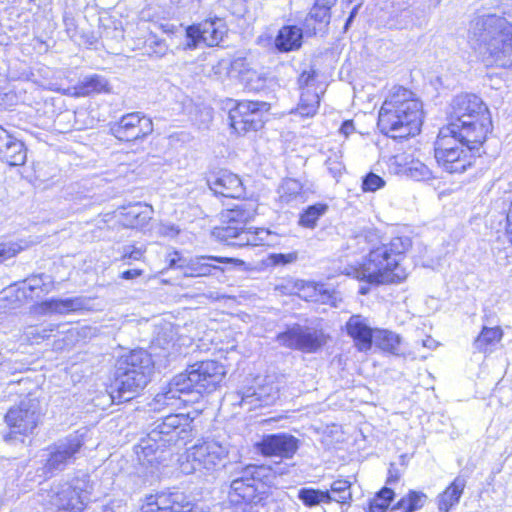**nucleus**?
Segmentation results:
<instances>
[{"label": "nucleus", "instance_id": "1", "mask_svg": "<svg viewBox=\"0 0 512 512\" xmlns=\"http://www.w3.org/2000/svg\"><path fill=\"white\" fill-rule=\"evenodd\" d=\"M506 17L488 14L475 18L469 28L468 41L482 55L487 65L505 67L512 59V11Z\"/></svg>", "mask_w": 512, "mask_h": 512}, {"label": "nucleus", "instance_id": "2", "mask_svg": "<svg viewBox=\"0 0 512 512\" xmlns=\"http://www.w3.org/2000/svg\"><path fill=\"white\" fill-rule=\"evenodd\" d=\"M423 114L422 102L412 91L395 87L382 103L377 125L391 138H407L420 132Z\"/></svg>", "mask_w": 512, "mask_h": 512}, {"label": "nucleus", "instance_id": "3", "mask_svg": "<svg viewBox=\"0 0 512 512\" xmlns=\"http://www.w3.org/2000/svg\"><path fill=\"white\" fill-rule=\"evenodd\" d=\"M445 128L467 143L482 145L487 134L492 130L488 107L475 94L457 95L452 100L450 123Z\"/></svg>", "mask_w": 512, "mask_h": 512}, {"label": "nucleus", "instance_id": "4", "mask_svg": "<svg viewBox=\"0 0 512 512\" xmlns=\"http://www.w3.org/2000/svg\"><path fill=\"white\" fill-rule=\"evenodd\" d=\"M154 370L151 355L143 349H135L121 356L115 366L114 386L124 400L143 390Z\"/></svg>", "mask_w": 512, "mask_h": 512}, {"label": "nucleus", "instance_id": "5", "mask_svg": "<svg viewBox=\"0 0 512 512\" xmlns=\"http://www.w3.org/2000/svg\"><path fill=\"white\" fill-rule=\"evenodd\" d=\"M92 487L89 476L82 473L70 481L41 488L38 495L47 512H83Z\"/></svg>", "mask_w": 512, "mask_h": 512}, {"label": "nucleus", "instance_id": "6", "mask_svg": "<svg viewBox=\"0 0 512 512\" xmlns=\"http://www.w3.org/2000/svg\"><path fill=\"white\" fill-rule=\"evenodd\" d=\"M480 146L467 143L457 134L442 128L435 142V159L448 173H463L473 164Z\"/></svg>", "mask_w": 512, "mask_h": 512}, {"label": "nucleus", "instance_id": "7", "mask_svg": "<svg viewBox=\"0 0 512 512\" xmlns=\"http://www.w3.org/2000/svg\"><path fill=\"white\" fill-rule=\"evenodd\" d=\"M225 374V367L221 363L205 360L189 365L180 373L178 380L183 381L191 393H211L218 388Z\"/></svg>", "mask_w": 512, "mask_h": 512}, {"label": "nucleus", "instance_id": "8", "mask_svg": "<svg viewBox=\"0 0 512 512\" xmlns=\"http://www.w3.org/2000/svg\"><path fill=\"white\" fill-rule=\"evenodd\" d=\"M228 448L215 440H208L193 446L187 454L186 462L181 464L182 472H212L225 465Z\"/></svg>", "mask_w": 512, "mask_h": 512}, {"label": "nucleus", "instance_id": "9", "mask_svg": "<svg viewBox=\"0 0 512 512\" xmlns=\"http://www.w3.org/2000/svg\"><path fill=\"white\" fill-rule=\"evenodd\" d=\"M276 341L280 346L288 349L315 353L326 344V336L322 329L295 323L278 333Z\"/></svg>", "mask_w": 512, "mask_h": 512}, {"label": "nucleus", "instance_id": "10", "mask_svg": "<svg viewBox=\"0 0 512 512\" xmlns=\"http://www.w3.org/2000/svg\"><path fill=\"white\" fill-rule=\"evenodd\" d=\"M269 109L270 104L264 101H240L229 112L231 127L239 134L256 132L263 127Z\"/></svg>", "mask_w": 512, "mask_h": 512}, {"label": "nucleus", "instance_id": "11", "mask_svg": "<svg viewBox=\"0 0 512 512\" xmlns=\"http://www.w3.org/2000/svg\"><path fill=\"white\" fill-rule=\"evenodd\" d=\"M300 90V99L296 108L291 110V114L302 118H311L317 114L320 107V100L325 93V86L318 80L315 70H305L298 78Z\"/></svg>", "mask_w": 512, "mask_h": 512}, {"label": "nucleus", "instance_id": "12", "mask_svg": "<svg viewBox=\"0 0 512 512\" xmlns=\"http://www.w3.org/2000/svg\"><path fill=\"white\" fill-rule=\"evenodd\" d=\"M41 416L40 403L37 398L30 396L22 399L18 405L9 409L5 415V421L12 429L5 436V440L12 439V434L26 435L32 433L37 427Z\"/></svg>", "mask_w": 512, "mask_h": 512}, {"label": "nucleus", "instance_id": "13", "mask_svg": "<svg viewBox=\"0 0 512 512\" xmlns=\"http://www.w3.org/2000/svg\"><path fill=\"white\" fill-rule=\"evenodd\" d=\"M193 418L189 413L170 414L160 422L148 434L150 440L175 444L178 440L187 441L191 438Z\"/></svg>", "mask_w": 512, "mask_h": 512}, {"label": "nucleus", "instance_id": "14", "mask_svg": "<svg viewBox=\"0 0 512 512\" xmlns=\"http://www.w3.org/2000/svg\"><path fill=\"white\" fill-rule=\"evenodd\" d=\"M265 468L263 466L249 465L245 467L240 476L232 480L229 498L234 503H256L261 498L258 488Z\"/></svg>", "mask_w": 512, "mask_h": 512}, {"label": "nucleus", "instance_id": "15", "mask_svg": "<svg viewBox=\"0 0 512 512\" xmlns=\"http://www.w3.org/2000/svg\"><path fill=\"white\" fill-rule=\"evenodd\" d=\"M84 444V434L76 431L66 438L59 440L49 448V455L45 464L48 472L62 471L73 463L76 454Z\"/></svg>", "mask_w": 512, "mask_h": 512}, {"label": "nucleus", "instance_id": "16", "mask_svg": "<svg viewBox=\"0 0 512 512\" xmlns=\"http://www.w3.org/2000/svg\"><path fill=\"white\" fill-rule=\"evenodd\" d=\"M111 134L120 141H137L153 132L152 120L140 112L123 115L119 121L110 124Z\"/></svg>", "mask_w": 512, "mask_h": 512}, {"label": "nucleus", "instance_id": "17", "mask_svg": "<svg viewBox=\"0 0 512 512\" xmlns=\"http://www.w3.org/2000/svg\"><path fill=\"white\" fill-rule=\"evenodd\" d=\"M406 274L399 267L396 258H367L363 263L362 278L370 283L385 284L399 282Z\"/></svg>", "mask_w": 512, "mask_h": 512}, {"label": "nucleus", "instance_id": "18", "mask_svg": "<svg viewBox=\"0 0 512 512\" xmlns=\"http://www.w3.org/2000/svg\"><path fill=\"white\" fill-rule=\"evenodd\" d=\"M179 378L180 374L174 376L169 383L161 387L160 391L149 403L151 409L155 411L164 408L178 409L189 401L184 399L183 396L191 392L183 381L178 380Z\"/></svg>", "mask_w": 512, "mask_h": 512}, {"label": "nucleus", "instance_id": "19", "mask_svg": "<svg viewBox=\"0 0 512 512\" xmlns=\"http://www.w3.org/2000/svg\"><path fill=\"white\" fill-rule=\"evenodd\" d=\"M179 378L180 374L174 376L169 383L161 387L160 391L149 403L151 409L155 411L164 408L178 409L189 401L184 399L183 396L191 392L183 381L178 380Z\"/></svg>", "mask_w": 512, "mask_h": 512}, {"label": "nucleus", "instance_id": "20", "mask_svg": "<svg viewBox=\"0 0 512 512\" xmlns=\"http://www.w3.org/2000/svg\"><path fill=\"white\" fill-rule=\"evenodd\" d=\"M299 443V439L291 434L275 433L263 436L257 447L265 456L291 459L299 449Z\"/></svg>", "mask_w": 512, "mask_h": 512}, {"label": "nucleus", "instance_id": "21", "mask_svg": "<svg viewBox=\"0 0 512 512\" xmlns=\"http://www.w3.org/2000/svg\"><path fill=\"white\" fill-rule=\"evenodd\" d=\"M221 20H206L199 25H192L186 29L188 42L186 48L195 49L203 42L207 46H216L222 40L224 31L221 29Z\"/></svg>", "mask_w": 512, "mask_h": 512}, {"label": "nucleus", "instance_id": "22", "mask_svg": "<svg viewBox=\"0 0 512 512\" xmlns=\"http://www.w3.org/2000/svg\"><path fill=\"white\" fill-rule=\"evenodd\" d=\"M209 188L216 195L229 198H239L244 193L241 179L238 175L222 170L210 176L207 180Z\"/></svg>", "mask_w": 512, "mask_h": 512}, {"label": "nucleus", "instance_id": "23", "mask_svg": "<svg viewBox=\"0 0 512 512\" xmlns=\"http://www.w3.org/2000/svg\"><path fill=\"white\" fill-rule=\"evenodd\" d=\"M0 159L10 166H22L27 159L24 143L2 127H0Z\"/></svg>", "mask_w": 512, "mask_h": 512}, {"label": "nucleus", "instance_id": "24", "mask_svg": "<svg viewBox=\"0 0 512 512\" xmlns=\"http://www.w3.org/2000/svg\"><path fill=\"white\" fill-rule=\"evenodd\" d=\"M280 397L278 384L266 382L257 388H248L242 393L241 403L249 404L253 407L270 406L276 403Z\"/></svg>", "mask_w": 512, "mask_h": 512}, {"label": "nucleus", "instance_id": "25", "mask_svg": "<svg viewBox=\"0 0 512 512\" xmlns=\"http://www.w3.org/2000/svg\"><path fill=\"white\" fill-rule=\"evenodd\" d=\"M345 327L347 334L353 338L360 351H367L371 348L373 332L366 318L361 315H353L346 322Z\"/></svg>", "mask_w": 512, "mask_h": 512}, {"label": "nucleus", "instance_id": "26", "mask_svg": "<svg viewBox=\"0 0 512 512\" xmlns=\"http://www.w3.org/2000/svg\"><path fill=\"white\" fill-rule=\"evenodd\" d=\"M87 301L83 297L50 298L38 305V311L42 314L65 315L86 308Z\"/></svg>", "mask_w": 512, "mask_h": 512}, {"label": "nucleus", "instance_id": "27", "mask_svg": "<svg viewBox=\"0 0 512 512\" xmlns=\"http://www.w3.org/2000/svg\"><path fill=\"white\" fill-rule=\"evenodd\" d=\"M109 91L107 79L101 75L93 74L81 79L77 85L63 90V94L71 97H85L92 93Z\"/></svg>", "mask_w": 512, "mask_h": 512}, {"label": "nucleus", "instance_id": "28", "mask_svg": "<svg viewBox=\"0 0 512 512\" xmlns=\"http://www.w3.org/2000/svg\"><path fill=\"white\" fill-rule=\"evenodd\" d=\"M254 214L255 209L251 203L239 201L220 213L221 226L245 227Z\"/></svg>", "mask_w": 512, "mask_h": 512}, {"label": "nucleus", "instance_id": "29", "mask_svg": "<svg viewBox=\"0 0 512 512\" xmlns=\"http://www.w3.org/2000/svg\"><path fill=\"white\" fill-rule=\"evenodd\" d=\"M151 206L142 203L131 204L123 208L120 223L129 228H143L152 218Z\"/></svg>", "mask_w": 512, "mask_h": 512}, {"label": "nucleus", "instance_id": "30", "mask_svg": "<svg viewBox=\"0 0 512 512\" xmlns=\"http://www.w3.org/2000/svg\"><path fill=\"white\" fill-rule=\"evenodd\" d=\"M213 235L228 245L246 247L253 231L238 226H219L214 228Z\"/></svg>", "mask_w": 512, "mask_h": 512}, {"label": "nucleus", "instance_id": "31", "mask_svg": "<svg viewBox=\"0 0 512 512\" xmlns=\"http://www.w3.org/2000/svg\"><path fill=\"white\" fill-rule=\"evenodd\" d=\"M302 29L294 26H283L275 38V47L280 52H290L298 50L302 45Z\"/></svg>", "mask_w": 512, "mask_h": 512}, {"label": "nucleus", "instance_id": "32", "mask_svg": "<svg viewBox=\"0 0 512 512\" xmlns=\"http://www.w3.org/2000/svg\"><path fill=\"white\" fill-rule=\"evenodd\" d=\"M466 486V480L462 476H458L454 481L437 497L439 512H449L451 508L456 506L463 494Z\"/></svg>", "mask_w": 512, "mask_h": 512}, {"label": "nucleus", "instance_id": "33", "mask_svg": "<svg viewBox=\"0 0 512 512\" xmlns=\"http://www.w3.org/2000/svg\"><path fill=\"white\" fill-rule=\"evenodd\" d=\"M503 331L500 327H483L473 342V348L479 353H490L501 341Z\"/></svg>", "mask_w": 512, "mask_h": 512}, {"label": "nucleus", "instance_id": "34", "mask_svg": "<svg viewBox=\"0 0 512 512\" xmlns=\"http://www.w3.org/2000/svg\"><path fill=\"white\" fill-rule=\"evenodd\" d=\"M303 297L305 299H309L311 301L322 302L325 304H330L331 306L337 307L338 301H341L338 293L330 291L325 288L323 284L318 283H308L303 287Z\"/></svg>", "mask_w": 512, "mask_h": 512}, {"label": "nucleus", "instance_id": "35", "mask_svg": "<svg viewBox=\"0 0 512 512\" xmlns=\"http://www.w3.org/2000/svg\"><path fill=\"white\" fill-rule=\"evenodd\" d=\"M279 202L282 204H292L304 200L303 185L300 181L287 178L284 179L277 190Z\"/></svg>", "mask_w": 512, "mask_h": 512}, {"label": "nucleus", "instance_id": "36", "mask_svg": "<svg viewBox=\"0 0 512 512\" xmlns=\"http://www.w3.org/2000/svg\"><path fill=\"white\" fill-rule=\"evenodd\" d=\"M330 19L329 10L313 6L304 21L306 32L315 35L324 31L329 25Z\"/></svg>", "mask_w": 512, "mask_h": 512}, {"label": "nucleus", "instance_id": "37", "mask_svg": "<svg viewBox=\"0 0 512 512\" xmlns=\"http://www.w3.org/2000/svg\"><path fill=\"white\" fill-rule=\"evenodd\" d=\"M176 336L177 331L173 324L169 322L164 323L157 329L153 345L167 351L168 355H171L176 352Z\"/></svg>", "mask_w": 512, "mask_h": 512}, {"label": "nucleus", "instance_id": "38", "mask_svg": "<svg viewBox=\"0 0 512 512\" xmlns=\"http://www.w3.org/2000/svg\"><path fill=\"white\" fill-rule=\"evenodd\" d=\"M298 498L307 507H314L321 503L329 504L333 502L332 495L328 490L322 491L314 488H301L298 492Z\"/></svg>", "mask_w": 512, "mask_h": 512}, {"label": "nucleus", "instance_id": "39", "mask_svg": "<svg viewBox=\"0 0 512 512\" xmlns=\"http://www.w3.org/2000/svg\"><path fill=\"white\" fill-rule=\"evenodd\" d=\"M328 211V205L325 203H316L308 206L299 217V225L305 228L313 229L317 225L318 219Z\"/></svg>", "mask_w": 512, "mask_h": 512}, {"label": "nucleus", "instance_id": "40", "mask_svg": "<svg viewBox=\"0 0 512 512\" xmlns=\"http://www.w3.org/2000/svg\"><path fill=\"white\" fill-rule=\"evenodd\" d=\"M351 482L347 479H337L330 485V494H334L332 499L340 504L350 505L352 501Z\"/></svg>", "mask_w": 512, "mask_h": 512}, {"label": "nucleus", "instance_id": "41", "mask_svg": "<svg viewBox=\"0 0 512 512\" xmlns=\"http://www.w3.org/2000/svg\"><path fill=\"white\" fill-rule=\"evenodd\" d=\"M411 245L412 241L409 237H395L384 244L382 252H376L375 256H400L406 253Z\"/></svg>", "mask_w": 512, "mask_h": 512}, {"label": "nucleus", "instance_id": "42", "mask_svg": "<svg viewBox=\"0 0 512 512\" xmlns=\"http://www.w3.org/2000/svg\"><path fill=\"white\" fill-rule=\"evenodd\" d=\"M426 496L423 493L410 492L407 497L399 500L396 506L391 509V512H413L423 506Z\"/></svg>", "mask_w": 512, "mask_h": 512}, {"label": "nucleus", "instance_id": "43", "mask_svg": "<svg viewBox=\"0 0 512 512\" xmlns=\"http://www.w3.org/2000/svg\"><path fill=\"white\" fill-rule=\"evenodd\" d=\"M394 497V491L388 487L382 488L370 501L367 512H385Z\"/></svg>", "mask_w": 512, "mask_h": 512}, {"label": "nucleus", "instance_id": "44", "mask_svg": "<svg viewBox=\"0 0 512 512\" xmlns=\"http://www.w3.org/2000/svg\"><path fill=\"white\" fill-rule=\"evenodd\" d=\"M30 241L24 239H8L0 243V256H16L25 251Z\"/></svg>", "mask_w": 512, "mask_h": 512}, {"label": "nucleus", "instance_id": "45", "mask_svg": "<svg viewBox=\"0 0 512 512\" xmlns=\"http://www.w3.org/2000/svg\"><path fill=\"white\" fill-rule=\"evenodd\" d=\"M405 173L408 177L416 181H425L432 178L430 168L419 160L412 161L406 168Z\"/></svg>", "mask_w": 512, "mask_h": 512}, {"label": "nucleus", "instance_id": "46", "mask_svg": "<svg viewBox=\"0 0 512 512\" xmlns=\"http://www.w3.org/2000/svg\"><path fill=\"white\" fill-rule=\"evenodd\" d=\"M401 338L398 334L383 330L381 331V346L384 350L393 354H399Z\"/></svg>", "mask_w": 512, "mask_h": 512}, {"label": "nucleus", "instance_id": "47", "mask_svg": "<svg viewBox=\"0 0 512 512\" xmlns=\"http://www.w3.org/2000/svg\"><path fill=\"white\" fill-rule=\"evenodd\" d=\"M342 156L338 152L331 153L330 156L326 159V166L329 173L333 178L337 179L340 177L345 170V166L341 160Z\"/></svg>", "mask_w": 512, "mask_h": 512}, {"label": "nucleus", "instance_id": "48", "mask_svg": "<svg viewBox=\"0 0 512 512\" xmlns=\"http://www.w3.org/2000/svg\"><path fill=\"white\" fill-rule=\"evenodd\" d=\"M385 185L383 178L375 173H368L362 181V189L365 192H375Z\"/></svg>", "mask_w": 512, "mask_h": 512}, {"label": "nucleus", "instance_id": "49", "mask_svg": "<svg viewBox=\"0 0 512 512\" xmlns=\"http://www.w3.org/2000/svg\"><path fill=\"white\" fill-rule=\"evenodd\" d=\"M147 54L149 56H155L157 58L163 57L167 51L168 46L166 45L165 41L153 38L149 41L147 47Z\"/></svg>", "mask_w": 512, "mask_h": 512}, {"label": "nucleus", "instance_id": "50", "mask_svg": "<svg viewBox=\"0 0 512 512\" xmlns=\"http://www.w3.org/2000/svg\"><path fill=\"white\" fill-rule=\"evenodd\" d=\"M147 252V248L144 244H134V245H127L124 247V251L122 256H135V255H142Z\"/></svg>", "mask_w": 512, "mask_h": 512}, {"label": "nucleus", "instance_id": "51", "mask_svg": "<svg viewBox=\"0 0 512 512\" xmlns=\"http://www.w3.org/2000/svg\"><path fill=\"white\" fill-rule=\"evenodd\" d=\"M54 330V326L51 325L50 328H43V329H39V328H31L30 331L27 332V335L28 336H32L33 338H35L36 340L39 338V339H45V338H48L49 337V332H52Z\"/></svg>", "mask_w": 512, "mask_h": 512}, {"label": "nucleus", "instance_id": "52", "mask_svg": "<svg viewBox=\"0 0 512 512\" xmlns=\"http://www.w3.org/2000/svg\"><path fill=\"white\" fill-rule=\"evenodd\" d=\"M262 234L268 236V232L265 230L253 231V237H249L248 246H262L264 241V238L260 236Z\"/></svg>", "mask_w": 512, "mask_h": 512}, {"label": "nucleus", "instance_id": "53", "mask_svg": "<svg viewBox=\"0 0 512 512\" xmlns=\"http://www.w3.org/2000/svg\"><path fill=\"white\" fill-rule=\"evenodd\" d=\"M355 131L354 123L352 120H346L340 127V133L346 138Z\"/></svg>", "mask_w": 512, "mask_h": 512}, {"label": "nucleus", "instance_id": "54", "mask_svg": "<svg viewBox=\"0 0 512 512\" xmlns=\"http://www.w3.org/2000/svg\"><path fill=\"white\" fill-rule=\"evenodd\" d=\"M159 233L164 236L174 237L179 233V230L173 225H162Z\"/></svg>", "mask_w": 512, "mask_h": 512}, {"label": "nucleus", "instance_id": "55", "mask_svg": "<svg viewBox=\"0 0 512 512\" xmlns=\"http://www.w3.org/2000/svg\"><path fill=\"white\" fill-rule=\"evenodd\" d=\"M142 275V270L140 269H128L121 273V278L130 280L137 278Z\"/></svg>", "mask_w": 512, "mask_h": 512}, {"label": "nucleus", "instance_id": "56", "mask_svg": "<svg viewBox=\"0 0 512 512\" xmlns=\"http://www.w3.org/2000/svg\"><path fill=\"white\" fill-rule=\"evenodd\" d=\"M506 233L510 242L512 243V201L506 217Z\"/></svg>", "mask_w": 512, "mask_h": 512}, {"label": "nucleus", "instance_id": "57", "mask_svg": "<svg viewBox=\"0 0 512 512\" xmlns=\"http://www.w3.org/2000/svg\"><path fill=\"white\" fill-rule=\"evenodd\" d=\"M337 0H315L314 6L329 10L335 5Z\"/></svg>", "mask_w": 512, "mask_h": 512}, {"label": "nucleus", "instance_id": "58", "mask_svg": "<svg viewBox=\"0 0 512 512\" xmlns=\"http://www.w3.org/2000/svg\"><path fill=\"white\" fill-rule=\"evenodd\" d=\"M399 478H400V474L395 469L394 465L391 464L390 469H389V475H388V478H387V483L388 484L395 483V482H397L399 480Z\"/></svg>", "mask_w": 512, "mask_h": 512}, {"label": "nucleus", "instance_id": "59", "mask_svg": "<svg viewBox=\"0 0 512 512\" xmlns=\"http://www.w3.org/2000/svg\"><path fill=\"white\" fill-rule=\"evenodd\" d=\"M209 272V268L207 266H202L198 269H193L189 275L190 276H201V275H206L207 273ZM186 275H188L187 272H185Z\"/></svg>", "mask_w": 512, "mask_h": 512}, {"label": "nucleus", "instance_id": "60", "mask_svg": "<svg viewBox=\"0 0 512 512\" xmlns=\"http://www.w3.org/2000/svg\"><path fill=\"white\" fill-rule=\"evenodd\" d=\"M186 260H187V258H182V257L170 258L169 267L170 268L181 267L186 262Z\"/></svg>", "mask_w": 512, "mask_h": 512}, {"label": "nucleus", "instance_id": "61", "mask_svg": "<svg viewBox=\"0 0 512 512\" xmlns=\"http://www.w3.org/2000/svg\"><path fill=\"white\" fill-rule=\"evenodd\" d=\"M40 282H42V278H33L30 280V283H29V289L30 290H35L37 288L40 287Z\"/></svg>", "mask_w": 512, "mask_h": 512}, {"label": "nucleus", "instance_id": "62", "mask_svg": "<svg viewBox=\"0 0 512 512\" xmlns=\"http://www.w3.org/2000/svg\"><path fill=\"white\" fill-rule=\"evenodd\" d=\"M422 345L424 347H428V348H433L436 346V342L434 339H432L431 337H428L427 339L423 340L422 341Z\"/></svg>", "mask_w": 512, "mask_h": 512}, {"label": "nucleus", "instance_id": "63", "mask_svg": "<svg viewBox=\"0 0 512 512\" xmlns=\"http://www.w3.org/2000/svg\"><path fill=\"white\" fill-rule=\"evenodd\" d=\"M435 258H427V261H423L421 263V265L423 267H431L432 269H435V265H434V262H435Z\"/></svg>", "mask_w": 512, "mask_h": 512}, {"label": "nucleus", "instance_id": "64", "mask_svg": "<svg viewBox=\"0 0 512 512\" xmlns=\"http://www.w3.org/2000/svg\"><path fill=\"white\" fill-rule=\"evenodd\" d=\"M273 259H274V264H287V263H290L293 258L281 257V258H273Z\"/></svg>", "mask_w": 512, "mask_h": 512}]
</instances>
